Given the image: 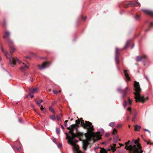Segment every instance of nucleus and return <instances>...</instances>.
Returning <instances> with one entry per match:
<instances>
[{"label": "nucleus", "mask_w": 153, "mask_h": 153, "mask_svg": "<svg viewBox=\"0 0 153 153\" xmlns=\"http://www.w3.org/2000/svg\"><path fill=\"white\" fill-rule=\"evenodd\" d=\"M86 124H85L83 121L82 122L84 126H86L88 131V132L85 134L86 140H83L82 142V148L84 151L87 149V147L89 144L88 141L91 140V138H94L98 136H99L98 140H100V134H102L104 132V130L102 129H100L99 131L96 133L94 132V128L93 126L92 125V123L89 121H86Z\"/></svg>", "instance_id": "nucleus-1"}, {"label": "nucleus", "mask_w": 153, "mask_h": 153, "mask_svg": "<svg viewBox=\"0 0 153 153\" xmlns=\"http://www.w3.org/2000/svg\"><path fill=\"white\" fill-rule=\"evenodd\" d=\"M125 149L131 151L132 153H142V150L141 149V147L138 142L133 139L130 142L128 140L125 143Z\"/></svg>", "instance_id": "nucleus-2"}, {"label": "nucleus", "mask_w": 153, "mask_h": 153, "mask_svg": "<svg viewBox=\"0 0 153 153\" xmlns=\"http://www.w3.org/2000/svg\"><path fill=\"white\" fill-rule=\"evenodd\" d=\"M70 136L68 137L67 139H68V143L73 146V149L75 150L76 152L75 153H82V152L79 150V146L76 144L78 141L75 139V137L77 135L71 130L69 131Z\"/></svg>", "instance_id": "nucleus-3"}, {"label": "nucleus", "mask_w": 153, "mask_h": 153, "mask_svg": "<svg viewBox=\"0 0 153 153\" xmlns=\"http://www.w3.org/2000/svg\"><path fill=\"white\" fill-rule=\"evenodd\" d=\"M134 88L135 92L134 93L135 95L134 98L136 102H141L142 103L145 102L146 100L143 96H141L140 92L141 89L140 87L139 83L136 81L134 82Z\"/></svg>", "instance_id": "nucleus-4"}, {"label": "nucleus", "mask_w": 153, "mask_h": 153, "mask_svg": "<svg viewBox=\"0 0 153 153\" xmlns=\"http://www.w3.org/2000/svg\"><path fill=\"white\" fill-rule=\"evenodd\" d=\"M5 55L7 58L8 59H9V63L11 65V66L13 67H14V65H15L16 64V61H17L18 63L19 64H20L21 63V62L20 61L19 59L16 57H12L11 59L10 57H8L7 56V55L8 54V52L7 51H5Z\"/></svg>", "instance_id": "nucleus-5"}, {"label": "nucleus", "mask_w": 153, "mask_h": 153, "mask_svg": "<svg viewBox=\"0 0 153 153\" xmlns=\"http://www.w3.org/2000/svg\"><path fill=\"white\" fill-rule=\"evenodd\" d=\"M80 120H76V121H75V122H76L74 124H73L71 125V127H69L68 128L71 129V130H71L72 131V130H73L74 129H75L76 130L77 128V126L76 125V124H79V123H81V125L82 126H83L84 127V128H86L87 129L86 126L85 125V126H84L82 124V122L83 121L84 122V123L85 124H86V122L87 121H85V123H84V120H82V118H81ZM72 131L73 132V131Z\"/></svg>", "instance_id": "nucleus-6"}, {"label": "nucleus", "mask_w": 153, "mask_h": 153, "mask_svg": "<svg viewBox=\"0 0 153 153\" xmlns=\"http://www.w3.org/2000/svg\"><path fill=\"white\" fill-rule=\"evenodd\" d=\"M49 64L48 62H44L41 65H38L39 69L40 70H42V69L46 68L48 67L47 65V64Z\"/></svg>", "instance_id": "nucleus-7"}, {"label": "nucleus", "mask_w": 153, "mask_h": 153, "mask_svg": "<svg viewBox=\"0 0 153 153\" xmlns=\"http://www.w3.org/2000/svg\"><path fill=\"white\" fill-rule=\"evenodd\" d=\"M43 102L42 100H40L39 101L37 102V104H38L39 106L41 107V110L42 111L43 113H45L47 111L46 109L45 108H43L42 105H40V103Z\"/></svg>", "instance_id": "nucleus-8"}, {"label": "nucleus", "mask_w": 153, "mask_h": 153, "mask_svg": "<svg viewBox=\"0 0 153 153\" xmlns=\"http://www.w3.org/2000/svg\"><path fill=\"white\" fill-rule=\"evenodd\" d=\"M118 49L117 48H116L115 50V60L116 62V64H118L119 62V60L118 58V57L119 55V54L118 53Z\"/></svg>", "instance_id": "nucleus-9"}, {"label": "nucleus", "mask_w": 153, "mask_h": 153, "mask_svg": "<svg viewBox=\"0 0 153 153\" xmlns=\"http://www.w3.org/2000/svg\"><path fill=\"white\" fill-rule=\"evenodd\" d=\"M117 90L118 92L121 93H123V97H124L126 96V91L125 90H122L120 88H118Z\"/></svg>", "instance_id": "nucleus-10"}, {"label": "nucleus", "mask_w": 153, "mask_h": 153, "mask_svg": "<svg viewBox=\"0 0 153 153\" xmlns=\"http://www.w3.org/2000/svg\"><path fill=\"white\" fill-rule=\"evenodd\" d=\"M147 58V56L146 55H144L141 56H137L136 59L137 62L140 61L143 59H146Z\"/></svg>", "instance_id": "nucleus-11"}, {"label": "nucleus", "mask_w": 153, "mask_h": 153, "mask_svg": "<svg viewBox=\"0 0 153 153\" xmlns=\"http://www.w3.org/2000/svg\"><path fill=\"white\" fill-rule=\"evenodd\" d=\"M142 11L146 13L153 16V11L150 10L142 9Z\"/></svg>", "instance_id": "nucleus-12"}, {"label": "nucleus", "mask_w": 153, "mask_h": 153, "mask_svg": "<svg viewBox=\"0 0 153 153\" xmlns=\"http://www.w3.org/2000/svg\"><path fill=\"white\" fill-rule=\"evenodd\" d=\"M124 73L125 76L126 78V81H129L130 80V78L128 76V74L127 73V70H124Z\"/></svg>", "instance_id": "nucleus-13"}, {"label": "nucleus", "mask_w": 153, "mask_h": 153, "mask_svg": "<svg viewBox=\"0 0 153 153\" xmlns=\"http://www.w3.org/2000/svg\"><path fill=\"white\" fill-rule=\"evenodd\" d=\"M28 68V67L26 65H25L24 67H21L19 69L22 71L24 72L25 71V68Z\"/></svg>", "instance_id": "nucleus-14"}, {"label": "nucleus", "mask_w": 153, "mask_h": 153, "mask_svg": "<svg viewBox=\"0 0 153 153\" xmlns=\"http://www.w3.org/2000/svg\"><path fill=\"white\" fill-rule=\"evenodd\" d=\"M135 130L137 131H139L140 128L141 127L137 124H136L134 126Z\"/></svg>", "instance_id": "nucleus-15"}, {"label": "nucleus", "mask_w": 153, "mask_h": 153, "mask_svg": "<svg viewBox=\"0 0 153 153\" xmlns=\"http://www.w3.org/2000/svg\"><path fill=\"white\" fill-rule=\"evenodd\" d=\"M5 35L3 36V38L5 39L7 37L9 36L10 35V33L8 31H7L5 32Z\"/></svg>", "instance_id": "nucleus-16"}, {"label": "nucleus", "mask_w": 153, "mask_h": 153, "mask_svg": "<svg viewBox=\"0 0 153 153\" xmlns=\"http://www.w3.org/2000/svg\"><path fill=\"white\" fill-rule=\"evenodd\" d=\"M28 88L30 92L33 93H34L36 92L37 91V88H34L32 90H31L30 88Z\"/></svg>", "instance_id": "nucleus-17"}, {"label": "nucleus", "mask_w": 153, "mask_h": 153, "mask_svg": "<svg viewBox=\"0 0 153 153\" xmlns=\"http://www.w3.org/2000/svg\"><path fill=\"white\" fill-rule=\"evenodd\" d=\"M60 128L59 127H57L56 128V134L58 135L60 133Z\"/></svg>", "instance_id": "nucleus-18"}, {"label": "nucleus", "mask_w": 153, "mask_h": 153, "mask_svg": "<svg viewBox=\"0 0 153 153\" xmlns=\"http://www.w3.org/2000/svg\"><path fill=\"white\" fill-rule=\"evenodd\" d=\"M10 48L12 51L10 52V53L11 54H12L13 52H14L15 51V49L14 47L13 46H10Z\"/></svg>", "instance_id": "nucleus-19"}, {"label": "nucleus", "mask_w": 153, "mask_h": 153, "mask_svg": "<svg viewBox=\"0 0 153 153\" xmlns=\"http://www.w3.org/2000/svg\"><path fill=\"white\" fill-rule=\"evenodd\" d=\"M131 41V40L128 39L127 40V42L125 45V46L124 47V49L128 45V43Z\"/></svg>", "instance_id": "nucleus-20"}, {"label": "nucleus", "mask_w": 153, "mask_h": 153, "mask_svg": "<svg viewBox=\"0 0 153 153\" xmlns=\"http://www.w3.org/2000/svg\"><path fill=\"white\" fill-rule=\"evenodd\" d=\"M49 109L50 110V111L53 112V114L55 113V112L54 111V110L52 108V107L51 106L49 107Z\"/></svg>", "instance_id": "nucleus-21"}, {"label": "nucleus", "mask_w": 153, "mask_h": 153, "mask_svg": "<svg viewBox=\"0 0 153 153\" xmlns=\"http://www.w3.org/2000/svg\"><path fill=\"white\" fill-rule=\"evenodd\" d=\"M109 126L113 127L114 126V122H111L109 124Z\"/></svg>", "instance_id": "nucleus-22"}, {"label": "nucleus", "mask_w": 153, "mask_h": 153, "mask_svg": "<svg viewBox=\"0 0 153 153\" xmlns=\"http://www.w3.org/2000/svg\"><path fill=\"white\" fill-rule=\"evenodd\" d=\"M127 104V102L126 100H124L123 103V105L125 108H126V106Z\"/></svg>", "instance_id": "nucleus-23"}, {"label": "nucleus", "mask_w": 153, "mask_h": 153, "mask_svg": "<svg viewBox=\"0 0 153 153\" xmlns=\"http://www.w3.org/2000/svg\"><path fill=\"white\" fill-rule=\"evenodd\" d=\"M140 17L138 15H137L135 17V19L137 20H139L140 19Z\"/></svg>", "instance_id": "nucleus-24"}, {"label": "nucleus", "mask_w": 153, "mask_h": 153, "mask_svg": "<svg viewBox=\"0 0 153 153\" xmlns=\"http://www.w3.org/2000/svg\"><path fill=\"white\" fill-rule=\"evenodd\" d=\"M117 133V131L116 130L115 128H114L113 132V135H115Z\"/></svg>", "instance_id": "nucleus-25"}, {"label": "nucleus", "mask_w": 153, "mask_h": 153, "mask_svg": "<svg viewBox=\"0 0 153 153\" xmlns=\"http://www.w3.org/2000/svg\"><path fill=\"white\" fill-rule=\"evenodd\" d=\"M50 118L52 120H54L55 118V117L54 115H52L50 116Z\"/></svg>", "instance_id": "nucleus-26"}, {"label": "nucleus", "mask_w": 153, "mask_h": 153, "mask_svg": "<svg viewBox=\"0 0 153 153\" xmlns=\"http://www.w3.org/2000/svg\"><path fill=\"white\" fill-rule=\"evenodd\" d=\"M137 116V114L136 113H135L134 115H133V118L132 119V120L133 121H134L136 117Z\"/></svg>", "instance_id": "nucleus-27"}, {"label": "nucleus", "mask_w": 153, "mask_h": 153, "mask_svg": "<svg viewBox=\"0 0 153 153\" xmlns=\"http://www.w3.org/2000/svg\"><path fill=\"white\" fill-rule=\"evenodd\" d=\"M111 149L113 150V151H115L116 149V148L114 146H111Z\"/></svg>", "instance_id": "nucleus-28"}, {"label": "nucleus", "mask_w": 153, "mask_h": 153, "mask_svg": "<svg viewBox=\"0 0 153 153\" xmlns=\"http://www.w3.org/2000/svg\"><path fill=\"white\" fill-rule=\"evenodd\" d=\"M118 139V138L117 137H116L115 138H114V143H116L117 142Z\"/></svg>", "instance_id": "nucleus-29"}, {"label": "nucleus", "mask_w": 153, "mask_h": 153, "mask_svg": "<svg viewBox=\"0 0 153 153\" xmlns=\"http://www.w3.org/2000/svg\"><path fill=\"white\" fill-rule=\"evenodd\" d=\"M57 146L59 148H60L62 147V144L61 143H59L57 145Z\"/></svg>", "instance_id": "nucleus-30"}, {"label": "nucleus", "mask_w": 153, "mask_h": 153, "mask_svg": "<svg viewBox=\"0 0 153 153\" xmlns=\"http://www.w3.org/2000/svg\"><path fill=\"white\" fill-rule=\"evenodd\" d=\"M33 94V93L30 92L29 95L30 96L31 98H33L34 97V95Z\"/></svg>", "instance_id": "nucleus-31"}, {"label": "nucleus", "mask_w": 153, "mask_h": 153, "mask_svg": "<svg viewBox=\"0 0 153 153\" xmlns=\"http://www.w3.org/2000/svg\"><path fill=\"white\" fill-rule=\"evenodd\" d=\"M3 69L5 71H6V72H7L9 74V75L11 76V75L10 74V73L7 70H6L5 69H4V68H3Z\"/></svg>", "instance_id": "nucleus-32"}, {"label": "nucleus", "mask_w": 153, "mask_h": 153, "mask_svg": "<svg viewBox=\"0 0 153 153\" xmlns=\"http://www.w3.org/2000/svg\"><path fill=\"white\" fill-rule=\"evenodd\" d=\"M68 121V120H66L65 121V125L66 126H67V122Z\"/></svg>", "instance_id": "nucleus-33"}, {"label": "nucleus", "mask_w": 153, "mask_h": 153, "mask_svg": "<svg viewBox=\"0 0 153 153\" xmlns=\"http://www.w3.org/2000/svg\"><path fill=\"white\" fill-rule=\"evenodd\" d=\"M53 92L55 94H57L58 93V91L56 90H53Z\"/></svg>", "instance_id": "nucleus-34"}, {"label": "nucleus", "mask_w": 153, "mask_h": 153, "mask_svg": "<svg viewBox=\"0 0 153 153\" xmlns=\"http://www.w3.org/2000/svg\"><path fill=\"white\" fill-rule=\"evenodd\" d=\"M127 110L129 111H130V113H131V108L129 107H128V108H127Z\"/></svg>", "instance_id": "nucleus-35"}, {"label": "nucleus", "mask_w": 153, "mask_h": 153, "mask_svg": "<svg viewBox=\"0 0 153 153\" xmlns=\"http://www.w3.org/2000/svg\"><path fill=\"white\" fill-rule=\"evenodd\" d=\"M9 42L10 43V44H12L13 43V42L12 40L9 39Z\"/></svg>", "instance_id": "nucleus-36"}, {"label": "nucleus", "mask_w": 153, "mask_h": 153, "mask_svg": "<svg viewBox=\"0 0 153 153\" xmlns=\"http://www.w3.org/2000/svg\"><path fill=\"white\" fill-rule=\"evenodd\" d=\"M1 49L2 51V52H4V48H3V47L2 46H1Z\"/></svg>", "instance_id": "nucleus-37"}, {"label": "nucleus", "mask_w": 153, "mask_h": 153, "mask_svg": "<svg viewBox=\"0 0 153 153\" xmlns=\"http://www.w3.org/2000/svg\"><path fill=\"white\" fill-rule=\"evenodd\" d=\"M99 148V146H95L94 148V150H96V149H98Z\"/></svg>", "instance_id": "nucleus-38"}, {"label": "nucleus", "mask_w": 153, "mask_h": 153, "mask_svg": "<svg viewBox=\"0 0 153 153\" xmlns=\"http://www.w3.org/2000/svg\"><path fill=\"white\" fill-rule=\"evenodd\" d=\"M57 120L58 121L59 120H60V117L58 115L57 116Z\"/></svg>", "instance_id": "nucleus-39"}, {"label": "nucleus", "mask_w": 153, "mask_h": 153, "mask_svg": "<svg viewBox=\"0 0 153 153\" xmlns=\"http://www.w3.org/2000/svg\"><path fill=\"white\" fill-rule=\"evenodd\" d=\"M3 25H4V27H6V23H5V21L4 20L3 21Z\"/></svg>", "instance_id": "nucleus-40"}, {"label": "nucleus", "mask_w": 153, "mask_h": 153, "mask_svg": "<svg viewBox=\"0 0 153 153\" xmlns=\"http://www.w3.org/2000/svg\"><path fill=\"white\" fill-rule=\"evenodd\" d=\"M121 126V124H118L117 126V128H119Z\"/></svg>", "instance_id": "nucleus-41"}, {"label": "nucleus", "mask_w": 153, "mask_h": 153, "mask_svg": "<svg viewBox=\"0 0 153 153\" xmlns=\"http://www.w3.org/2000/svg\"><path fill=\"white\" fill-rule=\"evenodd\" d=\"M144 130L145 131H147L150 134L151 133L150 131H149L147 129H144Z\"/></svg>", "instance_id": "nucleus-42"}, {"label": "nucleus", "mask_w": 153, "mask_h": 153, "mask_svg": "<svg viewBox=\"0 0 153 153\" xmlns=\"http://www.w3.org/2000/svg\"><path fill=\"white\" fill-rule=\"evenodd\" d=\"M145 77H146V79L147 80L148 82H149V79L148 77L147 76H146V75H145Z\"/></svg>", "instance_id": "nucleus-43"}, {"label": "nucleus", "mask_w": 153, "mask_h": 153, "mask_svg": "<svg viewBox=\"0 0 153 153\" xmlns=\"http://www.w3.org/2000/svg\"><path fill=\"white\" fill-rule=\"evenodd\" d=\"M136 4L138 6H139L140 5V4L139 3H138V2L137 1H136Z\"/></svg>", "instance_id": "nucleus-44"}, {"label": "nucleus", "mask_w": 153, "mask_h": 153, "mask_svg": "<svg viewBox=\"0 0 153 153\" xmlns=\"http://www.w3.org/2000/svg\"><path fill=\"white\" fill-rule=\"evenodd\" d=\"M53 141L54 143L55 144H57L56 143V140L55 138L53 139Z\"/></svg>", "instance_id": "nucleus-45"}, {"label": "nucleus", "mask_w": 153, "mask_h": 153, "mask_svg": "<svg viewBox=\"0 0 153 153\" xmlns=\"http://www.w3.org/2000/svg\"><path fill=\"white\" fill-rule=\"evenodd\" d=\"M109 135V133H106L105 134V136L106 137H108Z\"/></svg>", "instance_id": "nucleus-46"}, {"label": "nucleus", "mask_w": 153, "mask_h": 153, "mask_svg": "<svg viewBox=\"0 0 153 153\" xmlns=\"http://www.w3.org/2000/svg\"><path fill=\"white\" fill-rule=\"evenodd\" d=\"M129 4L133 5H135L136 4L133 3H130Z\"/></svg>", "instance_id": "nucleus-47"}, {"label": "nucleus", "mask_w": 153, "mask_h": 153, "mask_svg": "<svg viewBox=\"0 0 153 153\" xmlns=\"http://www.w3.org/2000/svg\"><path fill=\"white\" fill-rule=\"evenodd\" d=\"M132 102V100H131L130 99H129V103L130 104H131V102Z\"/></svg>", "instance_id": "nucleus-48"}, {"label": "nucleus", "mask_w": 153, "mask_h": 153, "mask_svg": "<svg viewBox=\"0 0 153 153\" xmlns=\"http://www.w3.org/2000/svg\"><path fill=\"white\" fill-rule=\"evenodd\" d=\"M86 19V17H85L84 18H83V17H82V19L83 20H85V19Z\"/></svg>", "instance_id": "nucleus-49"}, {"label": "nucleus", "mask_w": 153, "mask_h": 153, "mask_svg": "<svg viewBox=\"0 0 153 153\" xmlns=\"http://www.w3.org/2000/svg\"><path fill=\"white\" fill-rule=\"evenodd\" d=\"M103 144H105V145H106L107 144V143L106 142H104L102 143Z\"/></svg>", "instance_id": "nucleus-50"}, {"label": "nucleus", "mask_w": 153, "mask_h": 153, "mask_svg": "<svg viewBox=\"0 0 153 153\" xmlns=\"http://www.w3.org/2000/svg\"><path fill=\"white\" fill-rule=\"evenodd\" d=\"M19 122H22V120H21V119H20V118H19Z\"/></svg>", "instance_id": "nucleus-51"}, {"label": "nucleus", "mask_w": 153, "mask_h": 153, "mask_svg": "<svg viewBox=\"0 0 153 153\" xmlns=\"http://www.w3.org/2000/svg\"><path fill=\"white\" fill-rule=\"evenodd\" d=\"M127 119L128 120H129V117L128 116H127Z\"/></svg>", "instance_id": "nucleus-52"}, {"label": "nucleus", "mask_w": 153, "mask_h": 153, "mask_svg": "<svg viewBox=\"0 0 153 153\" xmlns=\"http://www.w3.org/2000/svg\"><path fill=\"white\" fill-rule=\"evenodd\" d=\"M61 127H62V128L63 129H64V127L62 125H61Z\"/></svg>", "instance_id": "nucleus-53"}, {"label": "nucleus", "mask_w": 153, "mask_h": 153, "mask_svg": "<svg viewBox=\"0 0 153 153\" xmlns=\"http://www.w3.org/2000/svg\"><path fill=\"white\" fill-rule=\"evenodd\" d=\"M31 107L32 108H34V106H33V105H31Z\"/></svg>", "instance_id": "nucleus-54"}, {"label": "nucleus", "mask_w": 153, "mask_h": 153, "mask_svg": "<svg viewBox=\"0 0 153 153\" xmlns=\"http://www.w3.org/2000/svg\"><path fill=\"white\" fill-rule=\"evenodd\" d=\"M116 146V144H113V146H114V147H115V146Z\"/></svg>", "instance_id": "nucleus-55"}, {"label": "nucleus", "mask_w": 153, "mask_h": 153, "mask_svg": "<svg viewBox=\"0 0 153 153\" xmlns=\"http://www.w3.org/2000/svg\"><path fill=\"white\" fill-rule=\"evenodd\" d=\"M150 25H151V26H153V23H151Z\"/></svg>", "instance_id": "nucleus-56"}, {"label": "nucleus", "mask_w": 153, "mask_h": 153, "mask_svg": "<svg viewBox=\"0 0 153 153\" xmlns=\"http://www.w3.org/2000/svg\"><path fill=\"white\" fill-rule=\"evenodd\" d=\"M120 146H123V144H120Z\"/></svg>", "instance_id": "nucleus-57"}, {"label": "nucleus", "mask_w": 153, "mask_h": 153, "mask_svg": "<svg viewBox=\"0 0 153 153\" xmlns=\"http://www.w3.org/2000/svg\"><path fill=\"white\" fill-rule=\"evenodd\" d=\"M28 96H29V94L26 96V97L27 98L28 97Z\"/></svg>", "instance_id": "nucleus-58"}, {"label": "nucleus", "mask_w": 153, "mask_h": 153, "mask_svg": "<svg viewBox=\"0 0 153 153\" xmlns=\"http://www.w3.org/2000/svg\"><path fill=\"white\" fill-rule=\"evenodd\" d=\"M33 109H34V111L35 112H36V109H35L34 108H33Z\"/></svg>", "instance_id": "nucleus-59"}, {"label": "nucleus", "mask_w": 153, "mask_h": 153, "mask_svg": "<svg viewBox=\"0 0 153 153\" xmlns=\"http://www.w3.org/2000/svg\"><path fill=\"white\" fill-rule=\"evenodd\" d=\"M134 44H133V45H132V47H131V48H133V47L134 46Z\"/></svg>", "instance_id": "nucleus-60"}, {"label": "nucleus", "mask_w": 153, "mask_h": 153, "mask_svg": "<svg viewBox=\"0 0 153 153\" xmlns=\"http://www.w3.org/2000/svg\"><path fill=\"white\" fill-rule=\"evenodd\" d=\"M38 115H39L40 116H41V117H42V115H41L40 114H39V113H38Z\"/></svg>", "instance_id": "nucleus-61"}, {"label": "nucleus", "mask_w": 153, "mask_h": 153, "mask_svg": "<svg viewBox=\"0 0 153 153\" xmlns=\"http://www.w3.org/2000/svg\"><path fill=\"white\" fill-rule=\"evenodd\" d=\"M149 30V28H148V29H147L146 30V31H148V30Z\"/></svg>", "instance_id": "nucleus-62"}, {"label": "nucleus", "mask_w": 153, "mask_h": 153, "mask_svg": "<svg viewBox=\"0 0 153 153\" xmlns=\"http://www.w3.org/2000/svg\"><path fill=\"white\" fill-rule=\"evenodd\" d=\"M17 149L18 150H19V148H17Z\"/></svg>", "instance_id": "nucleus-63"}, {"label": "nucleus", "mask_w": 153, "mask_h": 153, "mask_svg": "<svg viewBox=\"0 0 153 153\" xmlns=\"http://www.w3.org/2000/svg\"><path fill=\"white\" fill-rule=\"evenodd\" d=\"M126 90H128V88L127 87H126Z\"/></svg>", "instance_id": "nucleus-64"}]
</instances>
